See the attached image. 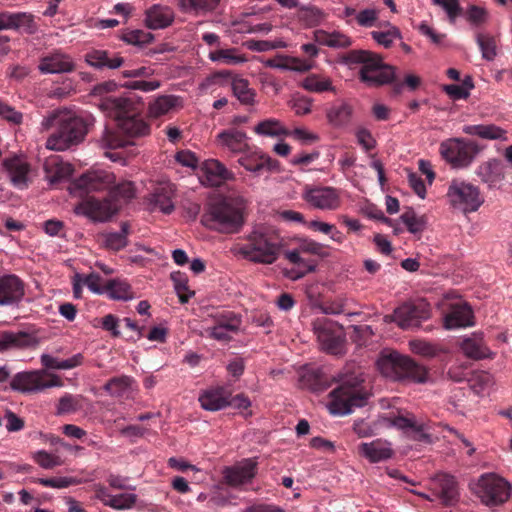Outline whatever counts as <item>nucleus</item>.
I'll list each match as a JSON object with an SVG mask.
<instances>
[{
  "label": "nucleus",
  "instance_id": "052dcab7",
  "mask_svg": "<svg viewBox=\"0 0 512 512\" xmlns=\"http://www.w3.org/2000/svg\"><path fill=\"white\" fill-rule=\"evenodd\" d=\"M32 459L43 469H53L64 463L60 456L45 450H38L33 453Z\"/></svg>",
  "mask_w": 512,
  "mask_h": 512
},
{
  "label": "nucleus",
  "instance_id": "bf43d9fd",
  "mask_svg": "<svg viewBox=\"0 0 512 512\" xmlns=\"http://www.w3.org/2000/svg\"><path fill=\"white\" fill-rule=\"evenodd\" d=\"M298 17L306 27H314L322 22L324 13L315 6H309L300 9Z\"/></svg>",
  "mask_w": 512,
  "mask_h": 512
},
{
  "label": "nucleus",
  "instance_id": "423d86ee",
  "mask_svg": "<svg viewBox=\"0 0 512 512\" xmlns=\"http://www.w3.org/2000/svg\"><path fill=\"white\" fill-rule=\"evenodd\" d=\"M132 103L123 97H105L100 107L117 120V126L121 133L129 137H139L149 134L148 124L135 115H128V108Z\"/></svg>",
  "mask_w": 512,
  "mask_h": 512
},
{
  "label": "nucleus",
  "instance_id": "72a5a7b5",
  "mask_svg": "<svg viewBox=\"0 0 512 512\" xmlns=\"http://www.w3.org/2000/svg\"><path fill=\"white\" fill-rule=\"evenodd\" d=\"M434 483L437 487L438 497L445 505L454 504L459 496L457 481L454 476L439 473L434 477Z\"/></svg>",
  "mask_w": 512,
  "mask_h": 512
},
{
  "label": "nucleus",
  "instance_id": "ddd939ff",
  "mask_svg": "<svg viewBox=\"0 0 512 512\" xmlns=\"http://www.w3.org/2000/svg\"><path fill=\"white\" fill-rule=\"evenodd\" d=\"M119 210V205L112 199L102 200L94 197H88L80 202L74 208L77 215L85 216L95 222H105L109 220Z\"/></svg>",
  "mask_w": 512,
  "mask_h": 512
},
{
  "label": "nucleus",
  "instance_id": "f03ea898",
  "mask_svg": "<svg viewBox=\"0 0 512 512\" xmlns=\"http://www.w3.org/2000/svg\"><path fill=\"white\" fill-rule=\"evenodd\" d=\"M246 203L242 196H229L212 202L202 216V223L221 233H237L244 224Z\"/></svg>",
  "mask_w": 512,
  "mask_h": 512
},
{
  "label": "nucleus",
  "instance_id": "7c9ffc66",
  "mask_svg": "<svg viewBox=\"0 0 512 512\" xmlns=\"http://www.w3.org/2000/svg\"><path fill=\"white\" fill-rule=\"evenodd\" d=\"M463 133L470 136H477L484 140L508 141V132L506 129L493 124L465 125L462 128Z\"/></svg>",
  "mask_w": 512,
  "mask_h": 512
},
{
  "label": "nucleus",
  "instance_id": "de8ad7c7",
  "mask_svg": "<svg viewBox=\"0 0 512 512\" xmlns=\"http://www.w3.org/2000/svg\"><path fill=\"white\" fill-rule=\"evenodd\" d=\"M220 0H179L178 6L186 13L203 14L216 8Z\"/></svg>",
  "mask_w": 512,
  "mask_h": 512
},
{
  "label": "nucleus",
  "instance_id": "9d476101",
  "mask_svg": "<svg viewBox=\"0 0 512 512\" xmlns=\"http://www.w3.org/2000/svg\"><path fill=\"white\" fill-rule=\"evenodd\" d=\"M312 325L314 334L323 351L332 355L345 353V336L342 326L327 318H317Z\"/></svg>",
  "mask_w": 512,
  "mask_h": 512
},
{
  "label": "nucleus",
  "instance_id": "473e14b6",
  "mask_svg": "<svg viewBox=\"0 0 512 512\" xmlns=\"http://www.w3.org/2000/svg\"><path fill=\"white\" fill-rule=\"evenodd\" d=\"M460 348L465 356L474 360L490 358L493 355L483 342V334L479 332H474L471 336L464 338Z\"/></svg>",
  "mask_w": 512,
  "mask_h": 512
},
{
  "label": "nucleus",
  "instance_id": "c03bdc74",
  "mask_svg": "<svg viewBox=\"0 0 512 512\" xmlns=\"http://www.w3.org/2000/svg\"><path fill=\"white\" fill-rule=\"evenodd\" d=\"M106 295L113 300L128 301L134 298L131 286L121 279H112L106 282Z\"/></svg>",
  "mask_w": 512,
  "mask_h": 512
},
{
  "label": "nucleus",
  "instance_id": "5fc2aeb1",
  "mask_svg": "<svg viewBox=\"0 0 512 512\" xmlns=\"http://www.w3.org/2000/svg\"><path fill=\"white\" fill-rule=\"evenodd\" d=\"M232 90L237 99L245 104H253L255 92L249 87V82L243 78H235L232 81Z\"/></svg>",
  "mask_w": 512,
  "mask_h": 512
},
{
  "label": "nucleus",
  "instance_id": "ea45409f",
  "mask_svg": "<svg viewBox=\"0 0 512 512\" xmlns=\"http://www.w3.org/2000/svg\"><path fill=\"white\" fill-rule=\"evenodd\" d=\"M402 368L400 380H409L415 383H425L428 381L427 369L414 362L408 356H405Z\"/></svg>",
  "mask_w": 512,
  "mask_h": 512
},
{
  "label": "nucleus",
  "instance_id": "cd10ccee",
  "mask_svg": "<svg viewBox=\"0 0 512 512\" xmlns=\"http://www.w3.org/2000/svg\"><path fill=\"white\" fill-rule=\"evenodd\" d=\"M175 19L174 10L167 5L154 4L145 11V25L153 30L165 29Z\"/></svg>",
  "mask_w": 512,
  "mask_h": 512
},
{
  "label": "nucleus",
  "instance_id": "6e6552de",
  "mask_svg": "<svg viewBox=\"0 0 512 512\" xmlns=\"http://www.w3.org/2000/svg\"><path fill=\"white\" fill-rule=\"evenodd\" d=\"M446 196L452 207L464 213L477 211L484 202L479 188L461 179L450 182Z\"/></svg>",
  "mask_w": 512,
  "mask_h": 512
},
{
  "label": "nucleus",
  "instance_id": "a878e982",
  "mask_svg": "<svg viewBox=\"0 0 512 512\" xmlns=\"http://www.w3.org/2000/svg\"><path fill=\"white\" fill-rule=\"evenodd\" d=\"M231 393L224 387H212L199 395L200 406L206 411H219L230 405Z\"/></svg>",
  "mask_w": 512,
  "mask_h": 512
},
{
  "label": "nucleus",
  "instance_id": "9b49d317",
  "mask_svg": "<svg viewBox=\"0 0 512 512\" xmlns=\"http://www.w3.org/2000/svg\"><path fill=\"white\" fill-rule=\"evenodd\" d=\"M58 376L48 373L46 370H35L17 373L11 380L13 390L23 393H36L47 388L61 386Z\"/></svg>",
  "mask_w": 512,
  "mask_h": 512
},
{
  "label": "nucleus",
  "instance_id": "c756f323",
  "mask_svg": "<svg viewBox=\"0 0 512 512\" xmlns=\"http://www.w3.org/2000/svg\"><path fill=\"white\" fill-rule=\"evenodd\" d=\"M85 62L95 69H117L124 64L123 57L107 50L93 49L85 54Z\"/></svg>",
  "mask_w": 512,
  "mask_h": 512
},
{
  "label": "nucleus",
  "instance_id": "774afa93",
  "mask_svg": "<svg viewBox=\"0 0 512 512\" xmlns=\"http://www.w3.org/2000/svg\"><path fill=\"white\" fill-rule=\"evenodd\" d=\"M313 100L302 95H295L289 101V106L297 116H304L312 111Z\"/></svg>",
  "mask_w": 512,
  "mask_h": 512
},
{
  "label": "nucleus",
  "instance_id": "0eeeda50",
  "mask_svg": "<svg viewBox=\"0 0 512 512\" xmlns=\"http://www.w3.org/2000/svg\"><path fill=\"white\" fill-rule=\"evenodd\" d=\"M368 396L359 383L345 382L329 393L327 409L334 416L348 415L354 408L364 406Z\"/></svg>",
  "mask_w": 512,
  "mask_h": 512
},
{
  "label": "nucleus",
  "instance_id": "58836bf2",
  "mask_svg": "<svg viewBox=\"0 0 512 512\" xmlns=\"http://www.w3.org/2000/svg\"><path fill=\"white\" fill-rule=\"evenodd\" d=\"M300 86L312 93L335 92L331 78L322 74H309L301 81Z\"/></svg>",
  "mask_w": 512,
  "mask_h": 512
},
{
  "label": "nucleus",
  "instance_id": "20e7f679",
  "mask_svg": "<svg viewBox=\"0 0 512 512\" xmlns=\"http://www.w3.org/2000/svg\"><path fill=\"white\" fill-rule=\"evenodd\" d=\"M235 251L248 261L272 264L278 259L280 245L270 234L255 229L247 235L244 243L235 247Z\"/></svg>",
  "mask_w": 512,
  "mask_h": 512
},
{
  "label": "nucleus",
  "instance_id": "a19ab883",
  "mask_svg": "<svg viewBox=\"0 0 512 512\" xmlns=\"http://www.w3.org/2000/svg\"><path fill=\"white\" fill-rule=\"evenodd\" d=\"M351 116L352 107L345 102L333 104L326 112L328 122L335 127L346 125L350 121Z\"/></svg>",
  "mask_w": 512,
  "mask_h": 512
},
{
  "label": "nucleus",
  "instance_id": "c85d7f7f",
  "mask_svg": "<svg viewBox=\"0 0 512 512\" xmlns=\"http://www.w3.org/2000/svg\"><path fill=\"white\" fill-rule=\"evenodd\" d=\"M247 134L238 128H228L216 136V143L219 147L227 149L233 153H240L248 147Z\"/></svg>",
  "mask_w": 512,
  "mask_h": 512
},
{
  "label": "nucleus",
  "instance_id": "09e8293b",
  "mask_svg": "<svg viewBox=\"0 0 512 512\" xmlns=\"http://www.w3.org/2000/svg\"><path fill=\"white\" fill-rule=\"evenodd\" d=\"M178 97L162 95L156 98L149 106V114L152 117H160L170 112L177 105Z\"/></svg>",
  "mask_w": 512,
  "mask_h": 512
},
{
  "label": "nucleus",
  "instance_id": "6ab92c4d",
  "mask_svg": "<svg viewBox=\"0 0 512 512\" xmlns=\"http://www.w3.org/2000/svg\"><path fill=\"white\" fill-rule=\"evenodd\" d=\"M474 316L471 307L464 301H457L450 305L449 312L443 318V326L447 330L471 327L474 325Z\"/></svg>",
  "mask_w": 512,
  "mask_h": 512
},
{
  "label": "nucleus",
  "instance_id": "a211bd4d",
  "mask_svg": "<svg viewBox=\"0 0 512 512\" xmlns=\"http://www.w3.org/2000/svg\"><path fill=\"white\" fill-rule=\"evenodd\" d=\"M72 57L60 50H55L40 59L38 69L42 74L70 73L75 70Z\"/></svg>",
  "mask_w": 512,
  "mask_h": 512
},
{
  "label": "nucleus",
  "instance_id": "393cba45",
  "mask_svg": "<svg viewBox=\"0 0 512 512\" xmlns=\"http://www.w3.org/2000/svg\"><path fill=\"white\" fill-rule=\"evenodd\" d=\"M358 452L371 463L389 460L394 455L392 444L384 439L361 443L358 446Z\"/></svg>",
  "mask_w": 512,
  "mask_h": 512
},
{
  "label": "nucleus",
  "instance_id": "2f4dec72",
  "mask_svg": "<svg viewBox=\"0 0 512 512\" xmlns=\"http://www.w3.org/2000/svg\"><path fill=\"white\" fill-rule=\"evenodd\" d=\"M404 359L405 356L396 351L382 353L377 361V367L385 377L393 380H400Z\"/></svg>",
  "mask_w": 512,
  "mask_h": 512
},
{
  "label": "nucleus",
  "instance_id": "3c124183",
  "mask_svg": "<svg viewBox=\"0 0 512 512\" xmlns=\"http://www.w3.org/2000/svg\"><path fill=\"white\" fill-rule=\"evenodd\" d=\"M134 383V380L130 376L122 375L119 377H114L110 379L104 386L105 391H107L111 396H122L127 393Z\"/></svg>",
  "mask_w": 512,
  "mask_h": 512
},
{
  "label": "nucleus",
  "instance_id": "79ce46f5",
  "mask_svg": "<svg viewBox=\"0 0 512 512\" xmlns=\"http://www.w3.org/2000/svg\"><path fill=\"white\" fill-rule=\"evenodd\" d=\"M378 26L384 29L379 31H372L371 37L379 45L385 48H390L396 40L402 38L400 30L389 22L380 23Z\"/></svg>",
  "mask_w": 512,
  "mask_h": 512
},
{
  "label": "nucleus",
  "instance_id": "1a4fd4ad",
  "mask_svg": "<svg viewBox=\"0 0 512 512\" xmlns=\"http://www.w3.org/2000/svg\"><path fill=\"white\" fill-rule=\"evenodd\" d=\"M442 158L453 168H466L480 152L478 145L462 138H451L440 144Z\"/></svg>",
  "mask_w": 512,
  "mask_h": 512
},
{
  "label": "nucleus",
  "instance_id": "4468645a",
  "mask_svg": "<svg viewBox=\"0 0 512 512\" xmlns=\"http://www.w3.org/2000/svg\"><path fill=\"white\" fill-rule=\"evenodd\" d=\"M429 317L430 306L423 300L404 303L395 309L393 315L394 321L402 329L419 327L421 322Z\"/></svg>",
  "mask_w": 512,
  "mask_h": 512
},
{
  "label": "nucleus",
  "instance_id": "8fccbe9b",
  "mask_svg": "<svg viewBox=\"0 0 512 512\" xmlns=\"http://www.w3.org/2000/svg\"><path fill=\"white\" fill-rule=\"evenodd\" d=\"M239 325V319H233L230 322H221L214 327L208 328L206 332L213 339L227 341L230 339L231 333H234L239 329Z\"/></svg>",
  "mask_w": 512,
  "mask_h": 512
},
{
  "label": "nucleus",
  "instance_id": "69168bd1",
  "mask_svg": "<svg viewBox=\"0 0 512 512\" xmlns=\"http://www.w3.org/2000/svg\"><path fill=\"white\" fill-rule=\"evenodd\" d=\"M123 133L106 129L101 137V146L108 149H117L124 147L128 141L122 136Z\"/></svg>",
  "mask_w": 512,
  "mask_h": 512
},
{
  "label": "nucleus",
  "instance_id": "a18cd8bd",
  "mask_svg": "<svg viewBox=\"0 0 512 512\" xmlns=\"http://www.w3.org/2000/svg\"><path fill=\"white\" fill-rule=\"evenodd\" d=\"M254 132L260 136L278 137L287 135L288 130L281 121L275 118H268L260 121L255 127Z\"/></svg>",
  "mask_w": 512,
  "mask_h": 512
},
{
  "label": "nucleus",
  "instance_id": "f3484780",
  "mask_svg": "<svg viewBox=\"0 0 512 512\" xmlns=\"http://www.w3.org/2000/svg\"><path fill=\"white\" fill-rule=\"evenodd\" d=\"M200 182L208 187H218L228 180L234 179V174L220 161L208 159L200 167Z\"/></svg>",
  "mask_w": 512,
  "mask_h": 512
},
{
  "label": "nucleus",
  "instance_id": "6e6d98bb",
  "mask_svg": "<svg viewBox=\"0 0 512 512\" xmlns=\"http://www.w3.org/2000/svg\"><path fill=\"white\" fill-rule=\"evenodd\" d=\"M470 388L477 394L481 395L494 383L493 376L485 371L473 372L468 379Z\"/></svg>",
  "mask_w": 512,
  "mask_h": 512
},
{
  "label": "nucleus",
  "instance_id": "13d9d810",
  "mask_svg": "<svg viewBox=\"0 0 512 512\" xmlns=\"http://www.w3.org/2000/svg\"><path fill=\"white\" fill-rule=\"evenodd\" d=\"M171 280L173 281L176 293L182 303L188 302V300L194 295L193 291H190L188 287V279L182 272H173L171 274Z\"/></svg>",
  "mask_w": 512,
  "mask_h": 512
},
{
  "label": "nucleus",
  "instance_id": "412c9836",
  "mask_svg": "<svg viewBox=\"0 0 512 512\" xmlns=\"http://www.w3.org/2000/svg\"><path fill=\"white\" fill-rule=\"evenodd\" d=\"M2 165L16 188L24 189L28 186L30 165L23 156L14 155L5 158Z\"/></svg>",
  "mask_w": 512,
  "mask_h": 512
},
{
  "label": "nucleus",
  "instance_id": "f8f14e48",
  "mask_svg": "<svg viewBox=\"0 0 512 512\" xmlns=\"http://www.w3.org/2000/svg\"><path fill=\"white\" fill-rule=\"evenodd\" d=\"M303 200L312 208L321 211H336L341 207V191L332 186L306 185Z\"/></svg>",
  "mask_w": 512,
  "mask_h": 512
},
{
  "label": "nucleus",
  "instance_id": "39448f33",
  "mask_svg": "<svg viewBox=\"0 0 512 512\" xmlns=\"http://www.w3.org/2000/svg\"><path fill=\"white\" fill-rule=\"evenodd\" d=\"M472 494L488 507L507 502L511 496V484L496 473H484L469 484Z\"/></svg>",
  "mask_w": 512,
  "mask_h": 512
},
{
  "label": "nucleus",
  "instance_id": "603ef678",
  "mask_svg": "<svg viewBox=\"0 0 512 512\" xmlns=\"http://www.w3.org/2000/svg\"><path fill=\"white\" fill-rule=\"evenodd\" d=\"M476 42L482 54V58L487 61H493L497 56V41L490 34L478 33Z\"/></svg>",
  "mask_w": 512,
  "mask_h": 512
},
{
  "label": "nucleus",
  "instance_id": "dca6fc26",
  "mask_svg": "<svg viewBox=\"0 0 512 512\" xmlns=\"http://www.w3.org/2000/svg\"><path fill=\"white\" fill-rule=\"evenodd\" d=\"M115 182L113 173L107 170L89 171L80 176L71 188V191L96 192L110 188Z\"/></svg>",
  "mask_w": 512,
  "mask_h": 512
},
{
  "label": "nucleus",
  "instance_id": "b1692460",
  "mask_svg": "<svg viewBox=\"0 0 512 512\" xmlns=\"http://www.w3.org/2000/svg\"><path fill=\"white\" fill-rule=\"evenodd\" d=\"M24 296V284L22 280L13 274L0 276V305H13Z\"/></svg>",
  "mask_w": 512,
  "mask_h": 512
},
{
  "label": "nucleus",
  "instance_id": "49530a36",
  "mask_svg": "<svg viewBox=\"0 0 512 512\" xmlns=\"http://www.w3.org/2000/svg\"><path fill=\"white\" fill-rule=\"evenodd\" d=\"M33 24L32 16L26 13H0V30L30 27Z\"/></svg>",
  "mask_w": 512,
  "mask_h": 512
},
{
  "label": "nucleus",
  "instance_id": "2eb2a0df",
  "mask_svg": "<svg viewBox=\"0 0 512 512\" xmlns=\"http://www.w3.org/2000/svg\"><path fill=\"white\" fill-rule=\"evenodd\" d=\"M381 424L386 427H395L406 433L411 439L416 441H429L430 436L425 433L423 423L416 420L413 415H393L381 418Z\"/></svg>",
  "mask_w": 512,
  "mask_h": 512
},
{
  "label": "nucleus",
  "instance_id": "4d7b16f0",
  "mask_svg": "<svg viewBox=\"0 0 512 512\" xmlns=\"http://www.w3.org/2000/svg\"><path fill=\"white\" fill-rule=\"evenodd\" d=\"M135 196V188L132 182L123 181L110 190L109 199L120 206V202H127Z\"/></svg>",
  "mask_w": 512,
  "mask_h": 512
},
{
  "label": "nucleus",
  "instance_id": "0e129e2a",
  "mask_svg": "<svg viewBox=\"0 0 512 512\" xmlns=\"http://www.w3.org/2000/svg\"><path fill=\"white\" fill-rule=\"evenodd\" d=\"M474 85L470 77H467L462 84H451L444 87V91L454 100L466 99Z\"/></svg>",
  "mask_w": 512,
  "mask_h": 512
},
{
  "label": "nucleus",
  "instance_id": "680f3d73",
  "mask_svg": "<svg viewBox=\"0 0 512 512\" xmlns=\"http://www.w3.org/2000/svg\"><path fill=\"white\" fill-rule=\"evenodd\" d=\"M400 218L408 231L412 234L421 233L426 227L425 218L423 216L416 215L412 210L404 212Z\"/></svg>",
  "mask_w": 512,
  "mask_h": 512
},
{
  "label": "nucleus",
  "instance_id": "4c0bfd02",
  "mask_svg": "<svg viewBox=\"0 0 512 512\" xmlns=\"http://www.w3.org/2000/svg\"><path fill=\"white\" fill-rule=\"evenodd\" d=\"M208 58L215 63L236 66L247 62L245 54L241 53L237 48H218L210 51Z\"/></svg>",
  "mask_w": 512,
  "mask_h": 512
},
{
  "label": "nucleus",
  "instance_id": "e2e57ef3",
  "mask_svg": "<svg viewBox=\"0 0 512 512\" xmlns=\"http://www.w3.org/2000/svg\"><path fill=\"white\" fill-rule=\"evenodd\" d=\"M121 39L131 45L144 46L154 40L152 33L144 30H130L123 33Z\"/></svg>",
  "mask_w": 512,
  "mask_h": 512
},
{
  "label": "nucleus",
  "instance_id": "338daca9",
  "mask_svg": "<svg viewBox=\"0 0 512 512\" xmlns=\"http://www.w3.org/2000/svg\"><path fill=\"white\" fill-rule=\"evenodd\" d=\"M308 227L314 231H319L323 234H329L330 238L337 243H343L344 241L343 233L332 224L313 220L308 223Z\"/></svg>",
  "mask_w": 512,
  "mask_h": 512
},
{
  "label": "nucleus",
  "instance_id": "e433bc0d",
  "mask_svg": "<svg viewBox=\"0 0 512 512\" xmlns=\"http://www.w3.org/2000/svg\"><path fill=\"white\" fill-rule=\"evenodd\" d=\"M266 65L271 68L280 70H289L296 72H306L313 68L311 61L300 59L292 56H277L266 62Z\"/></svg>",
  "mask_w": 512,
  "mask_h": 512
},
{
  "label": "nucleus",
  "instance_id": "f704fd0d",
  "mask_svg": "<svg viewBox=\"0 0 512 512\" xmlns=\"http://www.w3.org/2000/svg\"><path fill=\"white\" fill-rule=\"evenodd\" d=\"M302 255L303 254L299 253L295 249L287 250L284 253L285 258L291 264H294L296 266V268H294L286 273V276L288 278H290L292 280H297L315 270L316 262L311 259H307V258L303 257Z\"/></svg>",
  "mask_w": 512,
  "mask_h": 512
},
{
  "label": "nucleus",
  "instance_id": "5701e85b",
  "mask_svg": "<svg viewBox=\"0 0 512 512\" xmlns=\"http://www.w3.org/2000/svg\"><path fill=\"white\" fill-rule=\"evenodd\" d=\"M475 174L488 188H497L505 178L503 163L497 158H490L479 164Z\"/></svg>",
  "mask_w": 512,
  "mask_h": 512
},
{
  "label": "nucleus",
  "instance_id": "37998d69",
  "mask_svg": "<svg viewBox=\"0 0 512 512\" xmlns=\"http://www.w3.org/2000/svg\"><path fill=\"white\" fill-rule=\"evenodd\" d=\"M239 163L247 171H250L257 175L261 174L265 170H271L273 167L272 159L265 155L254 154L241 157L239 159Z\"/></svg>",
  "mask_w": 512,
  "mask_h": 512
},
{
  "label": "nucleus",
  "instance_id": "4be33fe9",
  "mask_svg": "<svg viewBox=\"0 0 512 512\" xmlns=\"http://www.w3.org/2000/svg\"><path fill=\"white\" fill-rule=\"evenodd\" d=\"M256 466L253 459H245L232 467L224 468L223 477L228 485L237 487L249 483L255 477Z\"/></svg>",
  "mask_w": 512,
  "mask_h": 512
},
{
  "label": "nucleus",
  "instance_id": "c9c22d12",
  "mask_svg": "<svg viewBox=\"0 0 512 512\" xmlns=\"http://www.w3.org/2000/svg\"><path fill=\"white\" fill-rule=\"evenodd\" d=\"M35 343L34 337L23 331L0 332V351L20 349L32 346Z\"/></svg>",
  "mask_w": 512,
  "mask_h": 512
},
{
  "label": "nucleus",
  "instance_id": "f257e3e1",
  "mask_svg": "<svg viewBox=\"0 0 512 512\" xmlns=\"http://www.w3.org/2000/svg\"><path fill=\"white\" fill-rule=\"evenodd\" d=\"M92 123L90 116L83 117L67 109H57L43 117L39 129L43 133L55 127L56 131L48 137L45 146L52 151H64L79 143Z\"/></svg>",
  "mask_w": 512,
  "mask_h": 512
},
{
  "label": "nucleus",
  "instance_id": "7ed1b4c3",
  "mask_svg": "<svg viewBox=\"0 0 512 512\" xmlns=\"http://www.w3.org/2000/svg\"><path fill=\"white\" fill-rule=\"evenodd\" d=\"M347 65L362 64L360 79L369 86H380L390 83L395 77L394 67L385 64L382 59L366 50H352L343 56Z\"/></svg>",
  "mask_w": 512,
  "mask_h": 512
},
{
  "label": "nucleus",
  "instance_id": "864d4df0",
  "mask_svg": "<svg viewBox=\"0 0 512 512\" xmlns=\"http://www.w3.org/2000/svg\"><path fill=\"white\" fill-rule=\"evenodd\" d=\"M129 234V225L126 222L121 224L120 231L109 232L104 235L105 245L112 250H120L127 245V236Z\"/></svg>",
  "mask_w": 512,
  "mask_h": 512
},
{
  "label": "nucleus",
  "instance_id": "bb28decb",
  "mask_svg": "<svg viewBox=\"0 0 512 512\" xmlns=\"http://www.w3.org/2000/svg\"><path fill=\"white\" fill-rule=\"evenodd\" d=\"M43 168L46 180L52 185L69 179L73 173L72 165L58 155L46 158Z\"/></svg>",
  "mask_w": 512,
  "mask_h": 512
},
{
  "label": "nucleus",
  "instance_id": "aec40b11",
  "mask_svg": "<svg viewBox=\"0 0 512 512\" xmlns=\"http://www.w3.org/2000/svg\"><path fill=\"white\" fill-rule=\"evenodd\" d=\"M175 193L174 185L163 181L154 187L148 197V204L152 211L159 210L165 214H170L174 210L173 197Z\"/></svg>",
  "mask_w": 512,
  "mask_h": 512
}]
</instances>
